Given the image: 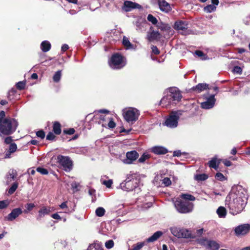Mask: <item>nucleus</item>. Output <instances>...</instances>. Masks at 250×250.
Returning a JSON list of instances; mask_svg holds the SVG:
<instances>
[{"label":"nucleus","instance_id":"nucleus-43","mask_svg":"<svg viewBox=\"0 0 250 250\" xmlns=\"http://www.w3.org/2000/svg\"><path fill=\"white\" fill-rule=\"evenodd\" d=\"M144 245V243L141 242L133 246L132 250H140Z\"/></svg>","mask_w":250,"mask_h":250},{"label":"nucleus","instance_id":"nucleus-16","mask_svg":"<svg viewBox=\"0 0 250 250\" xmlns=\"http://www.w3.org/2000/svg\"><path fill=\"white\" fill-rule=\"evenodd\" d=\"M17 176V171L12 169L9 170L5 176V182L6 185L10 184L13 181L15 180Z\"/></svg>","mask_w":250,"mask_h":250},{"label":"nucleus","instance_id":"nucleus-6","mask_svg":"<svg viewBox=\"0 0 250 250\" xmlns=\"http://www.w3.org/2000/svg\"><path fill=\"white\" fill-rule=\"evenodd\" d=\"M57 160V162L65 171H70L72 169L73 163L69 157L59 155Z\"/></svg>","mask_w":250,"mask_h":250},{"label":"nucleus","instance_id":"nucleus-20","mask_svg":"<svg viewBox=\"0 0 250 250\" xmlns=\"http://www.w3.org/2000/svg\"><path fill=\"white\" fill-rule=\"evenodd\" d=\"M202 243L208 248H209L211 250H218L220 247L219 245L216 242L213 240L205 239L202 242Z\"/></svg>","mask_w":250,"mask_h":250},{"label":"nucleus","instance_id":"nucleus-59","mask_svg":"<svg viewBox=\"0 0 250 250\" xmlns=\"http://www.w3.org/2000/svg\"><path fill=\"white\" fill-rule=\"evenodd\" d=\"M51 217L55 219H58V220L61 219V216L58 213H54V214H52Z\"/></svg>","mask_w":250,"mask_h":250},{"label":"nucleus","instance_id":"nucleus-9","mask_svg":"<svg viewBox=\"0 0 250 250\" xmlns=\"http://www.w3.org/2000/svg\"><path fill=\"white\" fill-rule=\"evenodd\" d=\"M179 118L178 112H173L169 117L166 120L165 125L170 128H175L178 125Z\"/></svg>","mask_w":250,"mask_h":250},{"label":"nucleus","instance_id":"nucleus-26","mask_svg":"<svg viewBox=\"0 0 250 250\" xmlns=\"http://www.w3.org/2000/svg\"><path fill=\"white\" fill-rule=\"evenodd\" d=\"M163 235V232L161 231H157L152 236L148 238L146 240L147 242H153L158 239Z\"/></svg>","mask_w":250,"mask_h":250},{"label":"nucleus","instance_id":"nucleus-29","mask_svg":"<svg viewBox=\"0 0 250 250\" xmlns=\"http://www.w3.org/2000/svg\"><path fill=\"white\" fill-rule=\"evenodd\" d=\"M219 218H225L227 215L226 209L223 207H219L216 210Z\"/></svg>","mask_w":250,"mask_h":250},{"label":"nucleus","instance_id":"nucleus-38","mask_svg":"<svg viewBox=\"0 0 250 250\" xmlns=\"http://www.w3.org/2000/svg\"><path fill=\"white\" fill-rule=\"evenodd\" d=\"M147 19L153 24H156L158 21L157 19L151 14H149L147 16Z\"/></svg>","mask_w":250,"mask_h":250},{"label":"nucleus","instance_id":"nucleus-40","mask_svg":"<svg viewBox=\"0 0 250 250\" xmlns=\"http://www.w3.org/2000/svg\"><path fill=\"white\" fill-rule=\"evenodd\" d=\"M149 158V155L144 153L141 157L139 159L138 162L141 163H143L145 162L146 160Z\"/></svg>","mask_w":250,"mask_h":250},{"label":"nucleus","instance_id":"nucleus-50","mask_svg":"<svg viewBox=\"0 0 250 250\" xmlns=\"http://www.w3.org/2000/svg\"><path fill=\"white\" fill-rule=\"evenodd\" d=\"M162 183L164 184L165 186H168L171 184V182L169 178L166 177L163 180Z\"/></svg>","mask_w":250,"mask_h":250},{"label":"nucleus","instance_id":"nucleus-47","mask_svg":"<svg viewBox=\"0 0 250 250\" xmlns=\"http://www.w3.org/2000/svg\"><path fill=\"white\" fill-rule=\"evenodd\" d=\"M113 183L112 180H108L107 181H103L102 182V184L105 185L107 188H109L111 187L112 184Z\"/></svg>","mask_w":250,"mask_h":250},{"label":"nucleus","instance_id":"nucleus-48","mask_svg":"<svg viewBox=\"0 0 250 250\" xmlns=\"http://www.w3.org/2000/svg\"><path fill=\"white\" fill-rule=\"evenodd\" d=\"M233 71L235 73L241 74L242 72V69L240 66H234L233 69Z\"/></svg>","mask_w":250,"mask_h":250},{"label":"nucleus","instance_id":"nucleus-33","mask_svg":"<svg viewBox=\"0 0 250 250\" xmlns=\"http://www.w3.org/2000/svg\"><path fill=\"white\" fill-rule=\"evenodd\" d=\"M105 212V209L102 207H98L95 211L96 215L98 217L103 216Z\"/></svg>","mask_w":250,"mask_h":250},{"label":"nucleus","instance_id":"nucleus-54","mask_svg":"<svg viewBox=\"0 0 250 250\" xmlns=\"http://www.w3.org/2000/svg\"><path fill=\"white\" fill-rule=\"evenodd\" d=\"M108 126L110 128H113L116 126V124L112 118H110V121L108 124Z\"/></svg>","mask_w":250,"mask_h":250},{"label":"nucleus","instance_id":"nucleus-36","mask_svg":"<svg viewBox=\"0 0 250 250\" xmlns=\"http://www.w3.org/2000/svg\"><path fill=\"white\" fill-rule=\"evenodd\" d=\"M181 197L188 201H194L195 200V198L193 196L188 194H182Z\"/></svg>","mask_w":250,"mask_h":250},{"label":"nucleus","instance_id":"nucleus-64","mask_svg":"<svg viewBox=\"0 0 250 250\" xmlns=\"http://www.w3.org/2000/svg\"><path fill=\"white\" fill-rule=\"evenodd\" d=\"M180 155H181V152L179 150L175 151L173 152V156H179Z\"/></svg>","mask_w":250,"mask_h":250},{"label":"nucleus","instance_id":"nucleus-4","mask_svg":"<svg viewBox=\"0 0 250 250\" xmlns=\"http://www.w3.org/2000/svg\"><path fill=\"white\" fill-rule=\"evenodd\" d=\"M134 177L133 175L127 176L124 182L121 183V188L126 191H132L138 187V184L137 179Z\"/></svg>","mask_w":250,"mask_h":250},{"label":"nucleus","instance_id":"nucleus-44","mask_svg":"<svg viewBox=\"0 0 250 250\" xmlns=\"http://www.w3.org/2000/svg\"><path fill=\"white\" fill-rule=\"evenodd\" d=\"M114 242L112 240H109L105 243V246L107 249H111L114 246Z\"/></svg>","mask_w":250,"mask_h":250},{"label":"nucleus","instance_id":"nucleus-37","mask_svg":"<svg viewBox=\"0 0 250 250\" xmlns=\"http://www.w3.org/2000/svg\"><path fill=\"white\" fill-rule=\"evenodd\" d=\"M18 187V184L16 182L14 183L11 187L9 188L8 190V193L10 194H13L17 189Z\"/></svg>","mask_w":250,"mask_h":250},{"label":"nucleus","instance_id":"nucleus-30","mask_svg":"<svg viewBox=\"0 0 250 250\" xmlns=\"http://www.w3.org/2000/svg\"><path fill=\"white\" fill-rule=\"evenodd\" d=\"M53 130L54 132L57 134L59 135L61 133V124L58 122H55L53 126Z\"/></svg>","mask_w":250,"mask_h":250},{"label":"nucleus","instance_id":"nucleus-49","mask_svg":"<svg viewBox=\"0 0 250 250\" xmlns=\"http://www.w3.org/2000/svg\"><path fill=\"white\" fill-rule=\"evenodd\" d=\"M8 202L7 201H0V209H3L7 207Z\"/></svg>","mask_w":250,"mask_h":250},{"label":"nucleus","instance_id":"nucleus-12","mask_svg":"<svg viewBox=\"0 0 250 250\" xmlns=\"http://www.w3.org/2000/svg\"><path fill=\"white\" fill-rule=\"evenodd\" d=\"M175 104L181 101L182 96L180 90L176 87L169 88L167 92Z\"/></svg>","mask_w":250,"mask_h":250},{"label":"nucleus","instance_id":"nucleus-39","mask_svg":"<svg viewBox=\"0 0 250 250\" xmlns=\"http://www.w3.org/2000/svg\"><path fill=\"white\" fill-rule=\"evenodd\" d=\"M61 77V71H57L53 76V81L55 82H58Z\"/></svg>","mask_w":250,"mask_h":250},{"label":"nucleus","instance_id":"nucleus-22","mask_svg":"<svg viewBox=\"0 0 250 250\" xmlns=\"http://www.w3.org/2000/svg\"><path fill=\"white\" fill-rule=\"evenodd\" d=\"M151 151L155 154H165L167 152V150L164 147L161 146H155L151 148Z\"/></svg>","mask_w":250,"mask_h":250},{"label":"nucleus","instance_id":"nucleus-19","mask_svg":"<svg viewBox=\"0 0 250 250\" xmlns=\"http://www.w3.org/2000/svg\"><path fill=\"white\" fill-rule=\"evenodd\" d=\"M158 5L160 10L165 13H167L172 10L170 5L165 0H158Z\"/></svg>","mask_w":250,"mask_h":250},{"label":"nucleus","instance_id":"nucleus-31","mask_svg":"<svg viewBox=\"0 0 250 250\" xmlns=\"http://www.w3.org/2000/svg\"><path fill=\"white\" fill-rule=\"evenodd\" d=\"M17 146L16 144H11L9 147L8 153L6 154V157L9 158L10 154L15 152L17 150Z\"/></svg>","mask_w":250,"mask_h":250},{"label":"nucleus","instance_id":"nucleus-52","mask_svg":"<svg viewBox=\"0 0 250 250\" xmlns=\"http://www.w3.org/2000/svg\"><path fill=\"white\" fill-rule=\"evenodd\" d=\"M37 136L42 139L45 137V133L43 130H39L36 132Z\"/></svg>","mask_w":250,"mask_h":250},{"label":"nucleus","instance_id":"nucleus-28","mask_svg":"<svg viewBox=\"0 0 250 250\" xmlns=\"http://www.w3.org/2000/svg\"><path fill=\"white\" fill-rule=\"evenodd\" d=\"M102 246L100 243L94 242L88 246L87 250H104Z\"/></svg>","mask_w":250,"mask_h":250},{"label":"nucleus","instance_id":"nucleus-63","mask_svg":"<svg viewBox=\"0 0 250 250\" xmlns=\"http://www.w3.org/2000/svg\"><path fill=\"white\" fill-rule=\"evenodd\" d=\"M60 207L61 208H67V206L66 205V202H63L60 205Z\"/></svg>","mask_w":250,"mask_h":250},{"label":"nucleus","instance_id":"nucleus-24","mask_svg":"<svg viewBox=\"0 0 250 250\" xmlns=\"http://www.w3.org/2000/svg\"><path fill=\"white\" fill-rule=\"evenodd\" d=\"M51 212L50 208L49 207H43L39 211V215L37 219L39 220L45 215L49 214Z\"/></svg>","mask_w":250,"mask_h":250},{"label":"nucleus","instance_id":"nucleus-41","mask_svg":"<svg viewBox=\"0 0 250 250\" xmlns=\"http://www.w3.org/2000/svg\"><path fill=\"white\" fill-rule=\"evenodd\" d=\"M26 82L24 81H21L16 83V87L19 90H22L24 88Z\"/></svg>","mask_w":250,"mask_h":250},{"label":"nucleus","instance_id":"nucleus-17","mask_svg":"<svg viewBox=\"0 0 250 250\" xmlns=\"http://www.w3.org/2000/svg\"><path fill=\"white\" fill-rule=\"evenodd\" d=\"M23 211L20 208L13 209L10 213L6 217V219L9 221H12L22 213Z\"/></svg>","mask_w":250,"mask_h":250},{"label":"nucleus","instance_id":"nucleus-18","mask_svg":"<svg viewBox=\"0 0 250 250\" xmlns=\"http://www.w3.org/2000/svg\"><path fill=\"white\" fill-rule=\"evenodd\" d=\"M160 104L163 107H167L170 105L175 104V103L172 101L168 92H167V94L160 101Z\"/></svg>","mask_w":250,"mask_h":250},{"label":"nucleus","instance_id":"nucleus-45","mask_svg":"<svg viewBox=\"0 0 250 250\" xmlns=\"http://www.w3.org/2000/svg\"><path fill=\"white\" fill-rule=\"evenodd\" d=\"M215 178L216 179L220 180L221 181H223L225 179V177L224 176V175L220 172L216 173L215 175Z\"/></svg>","mask_w":250,"mask_h":250},{"label":"nucleus","instance_id":"nucleus-21","mask_svg":"<svg viewBox=\"0 0 250 250\" xmlns=\"http://www.w3.org/2000/svg\"><path fill=\"white\" fill-rule=\"evenodd\" d=\"M147 38L149 42L158 40L161 38V34L157 31H149L147 32Z\"/></svg>","mask_w":250,"mask_h":250},{"label":"nucleus","instance_id":"nucleus-61","mask_svg":"<svg viewBox=\"0 0 250 250\" xmlns=\"http://www.w3.org/2000/svg\"><path fill=\"white\" fill-rule=\"evenodd\" d=\"M68 48H69L68 45L66 44H64L62 46V51L63 52H64L66 50H67V49H68Z\"/></svg>","mask_w":250,"mask_h":250},{"label":"nucleus","instance_id":"nucleus-34","mask_svg":"<svg viewBox=\"0 0 250 250\" xmlns=\"http://www.w3.org/2000/svg\"><path fill=\"white\" fill-rule=\"evenodd\" d=\"M25 207L26 209L24 210L23 212L25 213H28L35 207V205L33 203H27L25 205Z\"/></svg>","mask_w":250,"mask_h":250},{"label":"nucleus","instance_id":"nucleus-5","mask_svg":"<svg viewBox=\"0 0 250 250\" xmlns=\"http://www.w3.org/2000/svg\"><path fill=\"white\" fill-rule=\"evenodd\" d=\"M108 62L110 67L114 69H121L125 65L124 57L118 53L113 54Z\"/></svg>","mask_w":250,"mask_h":250},{"label":"nucleus","instance_id":"nucleus-14","mask_svg":"<svg viewBox=\"0 0 250 250\" xmlns=\"http://www.w3.org/2000/svg\"><path fill=\"white\" fill-rule=\"evenodd\" d=\"M215 95H210L205 102H202L201 104V106L202 108L208 109L212 108L215 102V99L214 98Z\"/></svg>","mask_w":250,"mask_h":250},{"label":"nucleus","instance_id":"nucleus-27","mask_svg":"<svg viewBox=\"0 0 250 250\" xmlns=\"http://www.w3.org/2000/svg\"><path fill=\"white\" fill-rule=\"evenodd\" d=\"M51 44L47 41H43L41 44V50L43 52H46L50 50L51 48Z\"/></svg>","mask_w":250,"mask_h":250},{"label":"nucleus","instance_id":"nucleus-13","mask_svg":"<svg viewBox=\"0 0 250 250\" xmlns=\"http://www.w3.org/2000/svg\"><path fill=\"white\" fill-rule=\"evenodd\" d=\"M138 153L135 150L128 151L126 153V159L123 160L125 164L130 165L133 163L139 157Z\"/></svg>","mask_w":250,"mask_h":250},{"label":"nucleus","instance_id":"nucleus-23","mask_svg":"<svg viewBox=\"0 0 250 250\" xmlns=\"http://www.w3.org/2000/svg\"><path fill=\"white\" fill-rule=\"evenodd\" d=\"M221 159H218L216 156L214 157L208 162V165L210 167L217 169L219 165L221 162Z\"/></svg>","mask_w":250,"mask_h":250},{"label":"nucleus","instance_id":"nucleus-11","mask_svg":"<svg viewBox=\"0 0 250 250\" xmlns=\"http://www.w3.org/2000/svg\"><path fill=\"white\" fill-rule=\"evenodd\" d=\"M250 230V225L243 224L236 227L234 229V233L237 236H244L248 234Z\"/></svg>","mask_w":250,"mask_h":250},{"label":"nucleus","instance_id":"nucleus-32","mask_svg":"<svg viewBox=\"0 0 250 250\" xmlns=\"http://www.w3.org/2000/svg\"><path fill=\"white\" fill-rule=\"evenodd\" d=\"M216 9V7L215 5H212V4H209L207 6H205L204 8V10L205 12L210 13H211L214 11H215Z\"/></svg>","mask_w":250,"mask_h":250},{"label":"nucleus","instance_id":"nucleus-56","mask_svg":"<svg viewBox=\"0 0 250 250\" xmlns=\"http://www.w3.org/2000/svg\"><path fill=\"white\" fill-rule=\"evenodd\" d=\"M152 52L155 54H159L160 53V51L158 49V48L156 46L153 45L151 47Z\"/></svg>","mask_w":250,"mask_h":250},{"label":"nucleus","instance_id":"nucleus-8","mask_svg":"<svg viewBox=\"0 0 250 250\" xmlns=\"http://www.w3.org/2000/svg\"><path fill=\"white\" fill-rule=\"evenodd\" d=\"M174 205L176 209L180 213H188L190 212L192 209V204L188 202L176 201Z\"/></svg>","mask_w":250,"mask_h":250},{"label":"nucleus","instance_id":"nucleus-2","mask_svg":"<svg viewBox=\"0 0 250 250\" xmlns=\"http://www.w3.org/2000/svg\"><path fill=\"white\" fill-rule=\"evenodd\" d=\"M18 125V122L13 118H5L0 124V135H9L14 133Z\"/></svg>","mask_w":250,"mask_h":250},{"label":"nucleus","instance_id":"nucleus-1","mask_svg":"<svg viewBox=\"0 0 250 250\" xmlns=\"http://www.w3.org/2000/svg\"><path fill=\"white\" fill-rule=\"evenodd\" d=\"M248 194L247 190L240 185L232 187L229 194L226 197V205L230 213L236 215L245 208L248 202Z\"/></svg>","mask_w":250,"mask_h":250},{"label":"nucleus","instance_id":"nucleus-51","mask_svg":"<svg viewBox=\"0 0 250 250\" xmlns=\"http://www.w3.org/2000/svg\"><path fill=\"white\" fill-rule=\"evenodd\" d=\"M79 186H80L79 184L76 182H73L71 184V187L74 190H75V191H77L79 190Z\"/></svg>","mask_w":250,"mask_h":250},{"label":"nucleus","instance_id":"nucleus-60","mask_svg":"<svg viewBox=\"0 0 250 250\" xmlns=\"http://www.w3.org/2000/svg\"><path fill=\"white\" fill-rule=\"evenodd\" d=\"M195 54L197 55L198 57H201L204 56V53L200 50H197L195 52Z\"/></svg>","mask_w":250,"mask_h":250},{"label":"nucleus","instance_id":"nucleus-46","mask_svg":"<svg viewBox=\"0 0 250 250\" xmlns=\"http://www.w3.org/2000/svg\"><path fill=\"white\" fill-rule=\"evenodd\" d=\"M37 171L38 172H39V173H40L42 174H43V175H46L48 173V172L46 169L42 168V167H38L37 168Z\"/></svg>","mask_w":250,"mask_h":250},{"label":"nucleus","instance_id":"nucleus-55","mask_svg":"<svg viewBox=\"0 0 250 250\" xmlns=\"http://www.w3.org/2000/svg\"><path fill=\"white\" fill-rule=\"evenodd\" d=\"M65 133L69 135H72L75 132V129L73 128H69L67 130H64Z\"/></svg>","mask_w":250,"mask_h":250},{"label":"nucleus","instance_id":"nucleus-53","mask_svg":"<svg viewBox=\"0 0 250 250\" xmlns=\"http://www.w3.org/2000/svg\"><path fill=\"white\" fill-rule=\"evenodd\" d=\"M55 137V136L54 134L51 132H50L48 133V134L46 136V140H53Z\"/></svg>","mask_w":250,"mask_h":250},{"label":"nucleus","instance_id":"nucleus-25","mask_svg":"<svg viewBox=\"0 0 250 250\" xmlns=\"http://www.w3.org/2000/svg\"><path fill=\"white\" fill-rule=\"evenodd\" d=\"M208 88V84L206 83H199L195 86H193L191 89L193 91H196L197 93H200Z\"/></svg>","mask_w":250,"mask_h":250},{"label":"nucleus","instance_id":"nucleus-15","mask_svg":"<svg viewBox=\"0 0 250 250\" xmlns=\"http://www.w3.org/2000/svg\"><path fill=\"white\" fill-rule=\"evenodd\" d=\"M141 8V6L139 4L128 0L124 2V5L122 7L123 9L126 12L130 11L133 9H140Z\"/></svg>","mask_w":250,"mask_h":250},{"label":"nucleus","instance_id":"nucleus-10","mask_svg":"<svg viewBox=\"0 0 250 250\" xmlns=\"http://www.w3.org/2000/svg\"><path fill=\"white\" fill-rule=\"evenodd\" d=\"M171 233L178 238H188L190 236V232L187 229L173 227L170 229Z\"/></svg>","mask_w":250,"mask_h":250},{"label":"nucleus","instance_id":"nucleus-42","mask_svg":"<svg viewBox=\"0 0 250 250\" xmlns=\"http://www.w3.org/2000/svg\"><path fill=\"white\" fill-rule=\"evenodd\" d=\"M123 43L125 46L127 47V48H129L132 46V44L130 42L128 38L125 37H124L123 38Z\"/></svg>","mask_w":250,"mask_h":250},{"label":"nucleus","instance_id":"nucleus-62","mask_svg":"<svg viewBox=\"0 0 250 250\" xmlns=\"http://www.w3.org/2000/svg\"><path fill=\"white\" fill-rule=\"evenodd\" d=\"M223 163L225 165V166H227V167H229L231 165V162L229 160H225L224 162H223Z\"/></svg>","mask_w":250,"mask_h":250},{"label":"nucleus","instance_id":"nucleus-3","mask_svg":"<svg viewBox=\"0 0 250 250\" xmlns=\"http://www.w3.org/2000/svg\"><path fill=\"white\" fill-rule=\"evenodd\" d=\"M123 115L127 122L132 124L138 120L140 112L135 108L128 107L123 110Z\"/></svg>","mask_w":250,"mask_h":250},{"label":"nucleus","instance_id":"nucleus-58","mask_svg":"<svg viewBox=\"0 0 250 250\" xmlns=\"http://www.w3.org/2000/svg\"><path fill=\"white\" fill-rule=\"evenodd\" d=\"M5 116V112L3 111H1L0 112V124L2 123L3 120L4 119L3 118Z\"/></svg>","mask_w":250,"mask_h":250},{"label":"nucleus","instance_id":"nucleus-57","mask_svg":"<svg viewBox=\"0 0 250 250\" xmlns=\"http://www.w3.org/2000/svg\"><path fill=\"white\" fill-rule=\"evenodd\" d=\"M12 141V139L11 137H7L4 140V142L7 144H11V143Z\"/></svg>","mask_w":250,"mask_h":250},{"label":"nucleus","instance_id":"nucleus-35","mask_svg":"<svg viewBox=\"0 0 250 250\" xmlns=\"http://www.w3.org/2000/svg\"><path fill=\"white\" fill-rule=\"evenodd\" d=\"M208 176L205 174H197L195 175V179L197 181H205L208 178Z\"/></svg>","mask_w":250,"mask_h":250},{"label":"nucleus","instance_id":"nucleus-7","mask_svg":"<svg viewBox=\"0 0 250 250\" xmlns=\"http://www.w3.org/2000/svg\"><path fill=\"white\" fill-rule=\"evenodd\" d=\"M188 25L187 21L179 20L175 22L174 28L179 33L186 35L190 34L191 33V31L188 29Z\"/></svg>","mask_w":250,"mask_h":250}]
</instances>
